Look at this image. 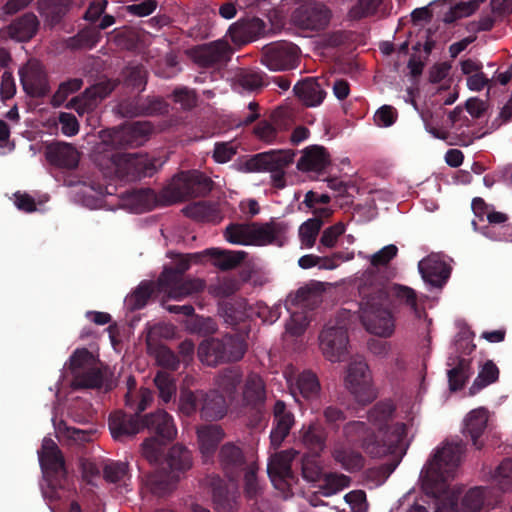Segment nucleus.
I'll use <instances>...</instances> for the list:
<instances>
[{"instance_id":"obj_1","label":"nucleus","mask_w":512,"mask_h":512,"mask_svg":"<svg viewBox=\"0 0 512 512\" xmlns=\"http://www.w3.org/2000/svg\"><path fill=\"white\" fill-rule=\"evenodd\" d=\"M125 405L134 415L123 411L110 414L108 426L114 440L125 442L133 438L141 430L140 413L151 405L155 391L145 386H127Z\"/></svg>"},{"instance_id":"obj_2","label":"nucleus","mask_w":512,"mask_h":512,"mask_svg":"<svg viewBox=\"0 0 512 512\" xmlns=\"http://www.w3.org/2000/svg\"><path fill=\"white\" fill-rule=\"evenodd\" d=\"M464 451L465 444L462 440L445 442L436 449L422 469L424 483L430 486L433 494L446 492L448 482L456 476Z\"/></svg>"},{"instance_id":"obj_3","label":"nucleus","mask_w":512,"mask_h":512,"mask_svg":"<svg viewBox=\"0 0 512 512\" xmlns=\"http://www.w3.org/2000/svg\"><path fill=\"white\" fill-rule=\"evenodd\" d=\"M70 384H113L117 381L113 369L100 359L98 353L86 347L77 348L64 364Z\"/></svg>"},{"instance_id":"obj_4","label":"nucleus","mask_w":512,"mask_h":512,"mask_svg":"<svg viewBox=\"0 0 512 512\" xmlns=\"http://www.w3.org/2000/svg\"><path fill=\"white\" fill-rule=\"evenodd\" d=\"M147 428L156 436L146 438L142 445V455L150 463L156 464L162 457L163 445L175 439L177 428L173 417L164 410L145 415L141 420V429Z\"/></svg>"},{"instance_id":"obj_5","label":"nucleus","mask_w":512,"mask_h":512,"mask_svg":"<svg viewBox=\"0 0 512 512\" xmlns=\"http://www.w3.org/2000/svg\"><path fill=\"white\" fill-rule=\"evenodd\" d=\"M213 184L211 178L200 171H182L161 190V199L164 205L169 206L192 198L205 197L211 192Z\"/></svg>"},{"instance_id":"obj_6","label":"nucleus","mask_w":512,"mask_h":512,"mask_svg":"<svg viewBox=\"0 0 512 512\" xmlns=\"http://www.w3.org/2000/svg\"><path fill=\"white\" fill-rule=\"evenodd\" d=\"M246 350L247 345L241 336L226 334L221 338L203 340L198 346L197 356L204 365L215 367L241 360Z\"/></svg>"},{"instance_id":"obj_7","label":"nucleus","mask_w":512,"mask_h":512,"mask_svg":"<svg viewBox=\"0 0 512 512\" xmlns=\"http://www.w3.org/2000/svg\"><path fill=\"white\" fill-rule=\"evenodd\" d=\"M357 282L361 298L360 308L391 304L393 285H391L385 270L368 268L358 278Z\"/></svg>"},{"instance_id":"obj_8","label":"nucleus","mask_w":512,"mask_h":512,"mask_svg":"<svg viewBox=\"0 0 512 512\" xmlns=\"http://www.w3.org/2000/svg\"><path fill=\"white\" fill-rule=\"evenodd\" d=\"M365 446L366 453L371 457H382L390 454L403 458L409 447L406 424L395 423L380 428L378 435L375 434L374 443H367Z\"/></svg>"},{"instance_id":"obj_9","label":"nucleus","mask_w":512,"mask_h":512,"mask_svg":"<svg viewBox=\"0 0 512 512\" xmlns=\"http://www.w3.org/2000/svg\"><path fill=\"white\" fill-rule=\"evenodd\" d=\"M156 159L141 153H120L116 177L129 181L151 177L157 172Z\"/></svg>"},{"instance_id":"obj_10","label":"nucleus","mask_w":512,"mask_h":512,"mask_svg":"<svg viewBox=\"0 0 512 512\" xmlns=\"http://www.w3.org/2000/svg\"><path fill=\"white\" fill-rule=\"evenodd\" d=\"M39 462L42 469L52 478L50 485L53 488H62L67 476L65 459L58 445L51 438L43 439Z\"/></svg>"},{"instance_id":"obj_11","label":"nucleus","mask_w":512,"mask_h":512,"mask_svg":"<svg viewBox=\"0 0 512 512\" xmlns=\"http://www.w3.org/2000/svg\"><path fill=\"white\" fill-rule=\"evenodd\" d=\"M261 63L271 71H287L297 66V47L288 42L265 45L261 50Z\"/></svg>"},{"instance_id":"obj_12","label":"nucleus","mask_w":512,"mask_h":512,"mask_svg":"<svg viewBox=\"0 0 512 512\" xmlns=\"http://www.w3.org/2000/svg\"><path fill=\"white\" fill-rule=\"evenodd\" d=\"M154 131L149 121H136L114 129L110 142L117 149L134 148L143 145Z\"/></svg>"},{"instance_id":"obj_13","label":"nucleus","mask_w":512,"mask_h":512,"mask_svg":"<svg viewBox=\"0 0 512 512\" xmlns=\"http://www.w3.org/2000/svg\"><path fill=\"white\" fill-rule=\"evenodd\" d=\"M231 47L225 41H214L194 46L186 54L201 68H212L226 64L231 57Z\"/></svg>"},{"instance_id":"obj_14","label":"nucleus","mask_w":512,"mask_h":512,"mask_svg":"<svg viewBox=\"0 0 512 512\" xmlns=\"http://www.w3.org/2000/svg\"><path fill=\"white\" fill-rule=\"evenodd\" d=\"M323 356L331 362L343 361L348 354L349 337L342 326H326L319 334Z\"/></svg>"},{"instance_id":"obj_15","label":"nucleus","mask_w":512,"mask_h":512,"mask_svg":"<svg viewBox=\"0 0 512 512\" xmlns=\"http://www.w3.org/2000/svg\"><path fill=\"white\" fill-rule=\"evenodd\" d=\"M332 11L322 3L302 5L294 10L291 16L292 23L299 29L320 31L330 23Z\"/></svg>"},{"instance_id":"obj_16","label":"nucleus","mask_w":512,"mask_h":512,"mask_svg":"<svg viewBox=\"0 0 512 512\" xmlns=\"http://www.w3.org/2000/svg\"><path fill=\"white\" fill-rule=\"evenodd\" d=\"M390 305H376V307L360 308V320L365 329L379 337H390L395 330Z\"/></svg>"},{"instance_id":"obj_17","label":"nucleus","mask_w":512,"mask_h":512,"mask_svg":"<svg viewBox=\"0 0 512 512\" xmlns=\"http://www.w3.org/2000/svg\"><path fill=\"white\" fill-rule=\"evenodd\" d=\"M20 81L27 95L34 98L44 97L50 91L47 72L37 59H30L19 70Z\"/></svg>"},{"instance_id":"obj_18","label":"nucleus","mask_w":512,"mask_h":512,"mask_svg":"<svg viewBox=\"0 0 512 512\" xmlns=\"http://www.w3.org/2000/svg\"><path fill=\"white\" fill-rule=\"evenodd\" d=\"M294 150H272L256 154L246 160L244 168L248 172L268 171L270 173L285 169L293 163Z\"/></svg>"},{"instance_id":"obj_19","label":"nucleus","mask_w":512,"mask_h":512,"mask_svg":"<svg viewBox=\"0 0 512 512\" xmlns=\"http://www.w3.org/2000/svg\"><path fill=\"white\" fill-rule=\"evenodd\" d=\"M40 22L34 13L27 12L0 29V38L18 42L31 40L39 29Z\"/></svg>"},{"instance_id":"obj_20","label":"nucleus","mask_w":512,"mask_h":512,"mask_svg":"<svg viewBox=\"0 0 512 512\" xmlns=\"http://www.w3.org/2000/svg\"><path fill=\"white\" fill-rule=\"evenodd\" d=\"M228 34L234 44L245 45L266 34V23L258 17L242 18L230 26Z\"/></svg>"},{"instance_id":"obj_21","label":"nucleus","mask_w":512,"mask_h":512,"mask_svg":"<svg viewBox=\"0 0 512 512\" xmlns=\"http://www.w3.org/2000/svg\"><path fill=\"white\" fill-rule=\"evenodd\" d=\"M47 162L55 167L67 170L75 169L80 161V152L70 143L52 142L45 147Z\"/></svg>"},{"instance_id":"obj_22","label":"nucleus","mask_w":512,"mask_h":512,"mask_svg":"<svg viewBox=\"0 0 512 512\" xmlns=\"http://www.w3.org/2000/svg\"><path fill=\"white\" fill-rule=\"evenodd\" d=\"M205 281L200 278H178L174 282H157L159 290L164 291L169 298L181 300L198 294L205 289Z\"/></svg>"},{"instance_id":"obj_23","label":"nucleus","mask_w":512,"mask_h":512,"mask_svg":"<svg viewBox=\"0 0 512 512\" xmlns=\"http://www.w3.org/2000/svg\"><path fill=\"white\" fill-rule=\"evenodd\" d=\"M219 462L230 480L238 478L246 466V459L242 449L232 442H227L220 448Z\"/></svg>"},{"instance_id":"obj_24","label":"nucleus","mask_w":512,"mask_h":512,"mask_svg":"<svg viewBox=\"0 0 512 512\" xmlns=\"http://www.w3.org/2000/svg\"><path fill=\"white\" fill-rule=\"evenodd\" d=\"M290 119V111L287 108L278 107L270 115L271 122L262 120L254 127V134L263 142L271 143L277 137L278 130L285 129Z\"/></svg>"},{"instance_id":"obj_25","label":"nucleus","mask_w":512,"mask_h":512,"mask_svg":"<svg viewBox=\"0 0 512 512\" xmlns=\"http://www.w3.org/2000/svg\"><path fill=\"white\" fill-rule=\"evenodd\" d=\"M273 417V428L270 433V439L272 445L279 446L289 435L294 425V415L291 411L287 410L285 402L277 400L273 409Z\"/></svg>"},{"instance_id":"obj_26","label":"nucleus","mask_w":512,"mask_h":512,"mask_svg":"<svg viewBox=\"0 0 512 512\" xmlns=\"http://www.w3.org/2000/svg\"><path fill=\"white\" fill-rule=\"evenodd\" d=\"M72 0H38L37 11L50 29L59 25L72 7Z\"/></svg>"},{"instance_id":"obj_27","label":"nucleus","mask_w":512,"mask_h":512,"mask_svg":"<svg viewBox=\"0 0 512 512\" xmlns=\"http://www.w3.org/2000/svg\"><path fill=\"white\" fill-rule=\"evenodd\" d=\"M331 164L330 154L323 146L313 145L304 149L297 162V169L302 172L321 173Z\"/></svg>"},{"instance_id":"obj_28","label":"nucleus","mask_w":512,"mask_h":512,"mask_svg":"<svg viewBox=\"0 0 512 512\" xmlns=\"http://www.w3.org/2000/svg\"><path fill=\"white\" fill-rule=\"evenodd\" d=\"M214 508L217 512H232L236 505V495L218 475L208 477Z\"/></svg>"},{"instance_id":"obj_29","label":"nucleus","mask_w":512,"mask_h":512,"mask_svg":"<svg viewBox=\"0 0 512 512\" xmlns=\"http://www.w3.org/2000/svg\"><path fill=\"white\" fill-rule=\"evenodd\" d=\"M423 279L434 287L441 288L450 276L451 268L436 257H428L419 262Z\"/></svg>"},{"instance_id":"obj_30","label":"nucleus","mask_w":512,"mask_h":512,"mask_svg":"<svg viewBox=\"0 0 512 512\" xmlns=\"http://www.w3.org/2000/svg\"><path fill=\"white\" fill-rule=\"evenodd\" d=\"M227 408L226 399L218 390L201 391L200 414L203 419L219 420L226 415Z\"/></svg>"},{"instance_id":"obj_31","label":"nucleus","mask_w":512,"mask_h":512,"mask_svg":"<svg viewBox=\"0 0 512 512\" xmlns=\"http://www.w3.org/2000/svg\"><path fill=\"white\" fill-rule=\"evenodd\" d=\"M491 488L474 487L469 489L462 498V508L465 512H488L497 502L491 497Z\"/></svg>"},{"instance_id":"obj_32","label":"nucleus","mask_w":512,"mask_h":512,"mask_svg":"<svg viewBox=\"0 0 512 512\" xmlns=\"http://www.w3.org/2000/svg\"><path fill=\"white\" fill-rule=\"evenodd\" d=\"M223 437L224 432L218 425H203L197 429L199 449L205 461H208L214 455Z\"/></svg>"},{"instance_id":"obj_33","label":"nucleus","mask_w":512,"mask_h":512,"mask_svg":"<svg viewBox=\"0 0 512 512\" xmlns=\"http://www.w3.org/2000/svg\"><path fill=\"white\" fill-rule=\"evenodd\" d=\"M293 91L299 100L307 107H314L322 103L326 92L316 79L306 78L298 82Z\"/></svg>"},{"instance_id":"obj_34","label":"nucleus","mask_w":512,"mask_h":512,"mask_svg":"<svg viewBox=\"0 0 512 512\" xmlns=\"http://www.w3.org/2000/svg\"><path fill=\"white\" fill-rule=\"evenodd\" d=\"M178 475L163 470L149 472L143 478L147 488L157 496H163L170 492L173 485L178 481Z\"/></svg>"},{"instance_id":"obj_35","label":"nucleus","mask_w":512,"mask_h":512,"mask_svg":"<svg viewBox=\"0 0 512 512\" xmlns=\"http://www.w3.org/2000/svg\"><path fill=\"white\" fill-rule=\"evenodd\" d=\"M286 226L282 223L274 221L268 223H252L250 244L254 245H266L273 243L277 236L284 232Z\"/></svg>"},{"instance_id":"obj_36","label":"nucleus","mask_w":512,"mask_h":512,"mask_svg":"<svg viewBox=\"0 0 512 512\" xmlns=\"http://www.w3.org/2000/svg\"><path fill=\"white\" fill-rule=\"evenodd\" d=\"M204 253L212 258V264L221 271L238 267L247 256L244 251H230L219 248H210L205 250Z\"/></svg>"},{"instance_id":"obj_37","label":"nucleus","mask_w":512,"mask_h":512,"mask_svg":"<svg viewBox=\"0 0 512 512\" xmlns=\"http://www.w3.org/2000/svg\"><path fill=\"white\" fill-rule=\"evenodd\" d=\"M119 156V152L113 151L107 143L103 142L93 150L91 159L105 176H112L116 175Z\"/></svg>"},{"instance_id":"obj_38","label":"nucleus","mask_w":512,"mask_h":512,"mask_svg":"<svg viewBox=\"0 0 512 512\" xmlns=\"http://www.w3.org/2000/svg\"><path fill=\"white\" fill-rule=\"evenodd\" d=\"M488 422V412L485 408L472 410L465 419V430L477 449H481L483 443L479 441Z\"/></svg>"},{"instance_id":"obj_39","label":"nucleus","mask_w":512,"mask_h":512,"mask_svg":"<svg viewBox=\"0 0 512 512\" xmlns=\"http://www.w3.org/2000/svg\"><path fill=\"white\" fill-rule=\"evenodd\" d=\"M343 434L350 444L360 445L366 452V444L374 443L375 433L362 421H351L345 424Z\"/></svg>"},{"instance_id":"obj_40","label":"nucleus","mask_w":512,"mask_h":512,"mask_svg":"<svg viewBox=\"0 0 512 512\" xmlns=\"http://www.w3.org/2000/svg\"><path fill=\"white\" fill-rule=\"evenodd\" d=\"M165 462L171 472L179 476L191 468V453L186 447L176 444L168 451Z\"/></svg>"},{"instance_id":"obj_41","label":"nucleus","mask_w":512,"mask_h":512,"mask_svg":"<svg viewBox=\"0 0 512 512\" xmlns=\"http://www.w3.org/2000/svg\"><path fill=\"white\" fill-rule=\"evenodd\" d=\"M273 375L274 377L266 379V381L280 383L281 378H284L287 384H319V379L315 372L310 369L298 372L292 364L287 365L282 374L275 372Z\"/></svg>"},{"instance_id":"obj_42","label":"nucleus","mask_w":512,"mask_h":512,"mask_svg":"<svg viewBox=\"0 0 512 512\" xmlns=\"http://www.w3.org/2000/svg\"><path fill=\"white\" fill-rule=\"evenodd\" d=\"M334 460L348 472L360 471L365 464L362 454L349 447H338L333 451Z\"/></svg>"},{"instance_id":"obj_43","label":"nucleus","mask_w":512,"mask_h":512,"mask_svg":"<svg viewBox=\"0 0 512 512\" xmlns=\"http://www.w3.org/2000/svg\"><path fill=\"white\" fill-rule=\"evenodd\" d=\"M157 286V281H143L126 298V305L129 311L133 312L142 309L152 296Z\"/></svg>"},{"instance_id":"obj_44","label":"nucleus","mask_w":512,"mask_h":512,"mask_svg":"<svg viewBox=\"0 0 512 512\" xmlns=\"http://www.w3.org/2000/svg\"><path fill=\"white\" fill-rule=\"evenodd\" d=\"M350 482V477L344 474L328 473L324 475L319 484L317 493L324 497H330L349 487Z\"/></svg>"},{"instance_id":"obj_45","label":"nucleus","mask_w":512,"mask_h":512,"mask_svg":"<svg viewBox=\"0 0 512 512\" xmlns=\"http://www.w3.org/2000/svg\"><path fill=\"white\" fill-rule=\"evenodd\" d=\"M491 484L497 487L501 492L512 490V459L505 458L491 472Z\"/></svg>"},{"instance_id":"obj_46","label":"nucleus","mask_w":512,"mask_h":512,"mask_svg":"<svg viewBox=\"0 0 512 512\" xmlns=\"http://www.w3.org/2000/svg\"><path fill=\"white\" fill-rule=\"evenodd\" d=\"M130 201L142 210H151L156 206H165L161 199V191L156 194L153 189L133 190L128 194Z\"/></svg>"},{"instance_id":"obj_47","label":"nucleus","mask_w":512,"mask_h":512,"mask_svg":"<svg viewBox=\"0 0 512 512\" xmlns=\"http://www.w3.org/2000/svg\"><path fill=\"white\" fill-rule=\"evenodd\" d=\"M100 103L91 87L86 88L81 94L73 97L67 104L68 109H74L80 116L95 110Z\"/></svg>"},{"instance_id":"obj_48","label":"nucleus","mask_w":512,"mask_h":512,"mask_svg":"<svg viewBox=\"0 0 512 512\" xmlns=\"http://www.w3.org/2000/svg\"><path fill=\"white\" fill-rule=\"evenodd\" d=\"M99 31L95 28L86 27L76 35L66 40V47L71 50L92 48L99 40Z\"/></svg>"},{"instance_id":"obj_49","label":"nucleus","mask_w":512,"mask_h":512,"mask_svg":"<svg viewBox=\"0 0 512 512\" xmlns=\"http://www.w3.org/2000/svg\"><path fill=\"white\" fill-rule=\"evenodd\" d=\"M346 382L348 384H370L372 374L368 364L362 359L351 361L347 368Z\"/></svg>"},{"instance_id":"obj_50","label":"nucleus","mask_w":512,"mask_h":512,"mask_svg":"<svg viewBox=\"0 0 512 512\" xmlns=\"http://www.w3.org/2000/svg\"><path fill=\"white\" fill-rule=\"evenodd\" d=\"M147 353L154 357L157 364L165 369L177 370L180 360L166 345L147 347Z\"/></svg>"},{"instance_id":"obj_51","label":"nucleus","mask_w":512,"mask_h":512,"mask_svg":"<svg viewBox=\"0 0 512 512\" xmlns=\"http://www.w3.org/2000/svg\"><path fill=\"white\" fill-rule=\"evenodd\" d=\"M121 77L125 86L144 90L148 72L142 65L127 66L121 71Z\"/></svg>"},{"instance_id":"obj_52","label":"nucleus","mask_w":512,"mask_h":512,"mask_svg":"<svg viewBox=\"0 0 512 512\" xmlns=\"http://www.w3.org/2000/svg\"><path fill=\"white\" fill-rule=\"evenodd\" d=\"M395 411L394 404L388 401H382L377 403L368 414V418L375 425L380 428H385V426H389L387 423L391 419L393 413Z\"/></svg>"},{"instance_id":"obj_53","label":"nucleus","mask_w":512,"mask_h":512,"mask_svg":"<svg viewBox=\"0 0 512 512\" xmlns=\"http://www.w3.org/2000/svg\"><path fill=\"white\" fill-rule=\"evenodd\" d=\"M322 226L323 220L320 218H311L305 221L299 228V237L302 245L307 248L313 247Z\"/></svg>"},{"instance_id":"obj_54","label":"nucleus","mask_w":512,"mask_h":512,"mask_svg":"<svg viewBox=\"0 0 512 512\" xmlns=\"http://www.w3.org/2000/svg\"><path fill=\"white\" fill-rule=\"evenodd\" d=\"M187 330L192 334L208 336L213 335L218 331V325L212 317L193 315L187 325Z\"/></svg>"},{"instance_id":"obj_55","label":"nucleus","mask_w":512,"mask_h":512,"mask_svg":"<svg viewBox=\"0 0 512 512\" xmlns=\"http://www.w3.org/2000/svg\"><path fill=\"white\" fill-rule=\"evenodd\" d=\"M201 391L192 392L189 386H182L178 408L183 414L190 416L200 411Z\"/></svg>"},{"instance_id":"obj_56","label":"nucleus","mask_w":512,"mask_h":512,"mask_svg":"<svg viewBox=\"0 0 512 512\" xmlns=\"http://www.w3.org/2000/svg\"><path fill=\"white\" fill-rule=\"evenodd\" d=\"M175 335V326L171 324H156L149 328L146 334V347L164 345L162 339H172Z\"/></svg>"},{"instance_id":"obj_57","label":"nucleus","mask_w":512,"mask_h":512,"mask_svg":"<svg viewBox=\"0 0 512 512\" xmlns=\"http://www.w3.org/2000/svg\"><path fill=\"white\" fill-rule=\"evenodd\" d=\"M324 431L316 425H311L303 432L302 441L304 445L315 454H319L325 447Z\"/></svg>"},{"instance_id":"obj_58","label":"nucleus","mask_w":512,"mask_h":512,"mask_svg":"<svg viewBox=\"0 0 512 512\" xmlns=\"http://www.w3.org/2000/svg\"><path fill=\"white\" fill-rule=\"evenodd\" d=\"M142 111V97L139 95L121 100L114 108V112L123 118L142 116Z\"/></svg>"},{"instance_id":"obj_59","label":"nucleus","mask_w":512,"mask_h":512,"mask_svg":"<svg viewBox=\"0 0 512 512\" xmlns=\"http://www.w3.org/2000/svg\"><path fill=\"white\" fill-rule=\"evenodd\" d=\"M82 86L83 80L81 78H72L62 82L52 96L51 105L60 107L70 94L79 91Z\"/></svg>"},{"instance_id":"obj_60","label":"nucleus","mask_w":512,"mask_h":512,"mask_svg":"<svg viewBox=\"0 0 512 512\" xmlns=\"http://www.w3.org/2000/svg\"><path fill=\"white\" fill-rule=\"evenodd\" d=\"M392 295L395 296L400 302L409 306L415 317H422L423 311L418 307L417 294L412 288L402 285H393L391 296Z\"/></svg>"},{"instance_id":"obj_61","label":"nucleus","mask_w":512,"mask_h":512,"mask_svg":"<svg viewBox=\"0 0 512 512\" xmlns=\"http://www.w3.org/2000/svg\"><path fill=\"white\" fill-rule=\"evenodd\" d=\"M198 257V254L187 255L186 257H182L175 267H165L160 273L157 282L169 281L173 283L175 279L183 278L184 273L190 267L191 259Z\"/></svg>"},{"instance_id":"obj_62","label":"nucleus","mask_w":512,"mask_h":512,"mask_svg":"<svg viewBox=\"0 0 512 512\" xmlns=\"http://www.w3.org/2000/svg\"><path fill=\"white\" fill-rule=\"evenodd\" d=\"M240 289L237 279L225 277L218 280L208 288V292L215 298H227L235 294Z\"/></svg>"},{"instance_id":"obj_63","label":"nucleus","mask_w":512,"mask_h":512,"mask_svg":"<svg viewBox=\"0 0 512 512\" xmlns=\"http://www.w3.org/2000/svg\"><path fill=\"white\" fill-rule=\"evenodd\" d=\"M171 98L175 103L180 104L181 109L184 111H190L198 105L197 92L188 87L175 88L171 94Z\"/></svg>"},{"instance_id":"obj_64","label":"nucleus","mask_w":512,"mask_h":512,"mask_svg":"<svg viewBox=\"0 0 512 512\" xmlns=\"http://www.w3.org/2000/svg\"><path fill=\"white\" fill-rule=\"evenodd\" d=\"M251 224H230L226 229L224 236L226 240L233 244H250Z\"/></svg>"}]
</instances>
